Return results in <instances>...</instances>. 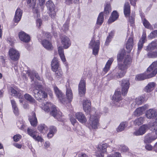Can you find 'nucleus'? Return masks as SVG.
<instances>
[{
    "label": "nucleus",
    "instance_id": "69168bd1",
    "mask_svg": "<svg viewBox=\"0 0 157 157\" xmlns=\"http://www.w3.org/2000/svg\"><path fill=\"white\" fill-rule=\"evenodd\" d=\"M145 148L148 151H151L152 149V147L150 144H147L145 146Z\"/></svg>",
    "mask_w": 157,
    "mask_h": 157
},
{
    "label": "nucleus",
    "instance_id": "c03bdc74",
    "mask_svg": "<svg viewBox=\"0 0 157 157\" xmlns=\"http://www.w3.org/2000/svg\"><path fill=\"white\" fill-rule=\"evenodd\" d=\"M54 72H55V77L57 79H59L62 78L63 73L61 68L59 69L58 70H57L56 71Z\"/></svg>",
    "mask_w": 157,
    "mask_h": 157
},
{
    "label": "nucleus",
    "instance_id": "ea45409f",
    "mask_svg": "<svg viewBox=\"0 0 157 157\" xmlns=\"http://www.w3.org/2000/svg\"><path fill=\"white\" fill-rule=\"evenodd\" d=\"M114 33V32L113 31H112L109 33L108 36L106 39L105 43V45H108L109 42L111 41V39L113 36Z\"/></svg>",
    "mask_w": 157,
    "mask_h": 157
},
{
    "label": "nucleus",
    "instance_id": "13d9d810",
    "mask_svg": "<svg viewBox=\"0 0 157 157\" xmlns=\"http://www.w3.org/2000/svg\"><path fill=\"white\" fill-rule=\"evenodd\" d=\"M121 148H120L121 149V151L123 152H128L129 151L128 148L126 146L124 145H121Z\"/></svg>",
    "mask_w": 157,
    "mask_h": 157
},
{
    "label": "nucleus",
    "instance_id": "58836bf2",
    "mask_svg": "<svg viewBox=\"0 0 157 157\" xmlns=\"http://www.w3.org/2000/svg\"><path fill=\"white\" fill-rule=\"evenodd\" d=\"M24 98L26 100L32 104L34 103L36 101L35 99L29 94H26L24 95Z\"/></svg>",
    "mask_w": 157,
    "mask_h": 157
},
{
    "label": "nucleus",
    "instance_id": "dca6fc26",
    "mask_svg": "<svg viewBox=\"0 0 157 157\" xmlns=\"http://www.w3.org/2000/svg\"><path fill=\"white\" fill-rule=\"evenodd\" d=\"M59 61L57 58L54 57L52 60L51 66V69L53 71H56L57 70L61 68Z\"/></svg>",
    "mask_w": 157,
    "mask_h": 157
},
{
    "label": "nucleus",
    "instance_id": "ddd939ff",
    "mask_svg": "<svg viewBox=\"0 0 157 157\" xmlns=\"http://www.w3.org/2000/svg\"><path fill=\"white\" fill-rule=\"evenodd\" d=\"M89 123L93 129L97 128L99 124L98 117L96 116L91 115L90 117Z\"/></svg>",
    "mask_w": 157,
    "mask_h": 157
},
{
    "label": "nucleus",
    "instance_id": "2f4dec72",
    "mask_svg": "<svg viewBox=\"0 0 157 157\" xmlns=\"http://www.w3.org/2000/svg\"><path fill=\"white\" fill-rule=\"evenodd\" d=\"M66 95L67 99H66L67 100L66 103H67V100H68V102H70L72 101L73 97L72 90L69 87L67 88Z\"/></svg>",
    "mask_w": 157,
    "mask_h": 157
},
{
    "label": "nucleus",
    "instance_id": "7c9ffc66",
    "mask_svg": "<svg viewBox=\"0 0 157 157\" xmlns=\"http://www.w3.org/2000/svg\"><path fill=\"white\" fill-rule=\"evenodd\" d=\"M27 3L28 4H30V6H32L33 7V11L34 13H36L37 15H38L39 11L38 9H36L34 7L35 6L36 4V0H27Z\"/></svg>",
    "mask_w": 157,
    "mask_h": 157
},
{
    "label": "nucleus",
    "instance_id": "e433bc0d",
    "mask_svg": "<svg viewBox=\"0 0 157 157\" xmlns=\"http://www.w3.org/2000/svg\"><path fill=\"white\" fill-rule=\"evenodd\" d=\"M155 85V84L154 82L149 83L146 86L145 89V91L147 92H150L153 90Z\"/></svg>",
    "mask_w": 157,
    "mask_h": 157
},
{
    "label": "nucleus",
    "instance_id": "8fccbe9b",
    "mask_svg": "<svg viewBox=\"0 0 157 157\" xmlns=\"http://www.w3.org/2000/svg\"><path fill=\"white\" fill-rule=\"evenodd\" d=\"M17 125L19 128L23 130L24 129L25 126L24 125L23 122L21 120L17 122Z\"/></svg>",
    "mask_w": 157,
    "mask_h": 157
},
{
    "label": "nucleus",
    "instance_id": "bf43d9fd",
    "mask_svg": "<svg viewBox=\"0 0 157 157\" xmlns=\"http://www.w3.org/2000/svg\"><path fill=\"white\" fill-rule=\"evenodd\" d=\"M157 36V31H154L153 32H151L149 36V37L151 38H153Z\"/></svg>",
    "mask_w": 157,
    "mask_h": 157
},
{
    "label": "nucleus",
    "instance_id": "f3484780",
    "mask_svg": "<svg viewBox=\"0 0 157 157\" xmlns=\"http://www.w3.org/2000/svg\"><path fill=\"white\" fill-rule=\"evenodd\" d=\"M91 103L87 98H85L83 100V107L84 110L89 113L90 110Z\"/></svg>",
    "mask_w": 157,
    "mask_h": 157
},
{
    "label": "nucleus",
    "instance_id": "052dcab7",
    "mask_svg": "<svg viewBox=\"0 0 157 157\" xmlns=\"http://www.w3.org/2000/svg\"><path fill=\"white\" fill-rule=\"evenodd\" d=\"M105 153L101 152H98V151H97L96 153V157H104Z\"/></svg>",
    "mask_w": 157,
    "mask_h": 157
},
{
    "label": "nucleus",
    "instance_id": "412c9836",
    "mask_svg": "<svg viewBox=\"0 0 157 157\" xmlns=\"http://www.w3.org/2000/svg\"><path fill=\"white\" fill-rule=\"evenodd\" d=\"M27 74L30 77L32 81H33L34 79V77H35L39 80H40L42 82V83H43V81L42 78L40 77L38 73H37L35 71H29L27 72Z\"/></svg>",
    "mask_w": 157,
    "mask_h": 157
},
{
    "label": "nucleus",
    "instance_id": "338daca9",
    "mask_svg": "<svg viewBox=\"0 0 157 157\" xmlns=\"http://www.w3.org/2000/svg\"><path fill=\"white\" fill-rule=\"evenodd\" d=\"M110 67L107 65L105 64V65L103 69V71L105 73H106L110 69Z\"/></svg>",
    "mask_w": 157,
    "mask_h": 157
},
{
    "label": "nucleus",
    "instance_id": "6e6552de",
    "mask_svg": "<svg viewBox=\"0 0 157 157\" xmlns=\"http://www.w3.org/2000/svg\"><path fill=\"white\" fill-rule=\"evenodd\" d=\"M9 91L12 93V95L21 99L19 101L20 103L22 102V100L21 99H23V96L21 94L22 91L21 90L17 88H13L11 87L10 88Z\"/></svg>",
    "mask_w": 157,
    "mask_h": 157
},
{
    "label": "nucleus",
    "instance_id": "37998d69",
    "mask_svg": "<svg viewBox=\"0 0 157 157\" xmlns=\"http://www.w3.org/2000/svg\"><path fill=\"white\" fill-rule=\"evenodd\" d=\"M104 20V16L103 12L101 13L99 15L98 17L97 24L101 25L102 23Z\"/></svg>",
    "mask_w": 157,
    "mask_h": 157
},
{
    "label": "nucleus",
    "instance_id": "2eb2a0df",
    "mask_svg": "<svg viewBox=\"0 0 157 157\" xmlns=\"http://www.w3.org/2000/svg\"><path fill=\"white\" fill-rule=\"evenodd\" d=\"M157 138V136L154 132L148 133L145 136L144 141L145 143H150Z\"/></svg>",
    "mask_w": 157,
    "mask_h": 157
},
{
    "label": "nucleus",
    "instance_id": "9d476101",
    "mask_svg": "<svg viewBox=\"0 0 157 157\" xmlns=\"http://www.w3.org/2000/svg\"><path fill=\"white\" fill-rule=\"evenodd\" d=\"M27 132L28 134L35 140L42 142L43 140L40 136L37 135V132L34 130L29 128L27 129Z\"/></svg>",
    "mask_w": 157,
    "mask_h": 157
},
{
    "label": "nucleus",
    "instance_id": "603ef678",
    "mask_svg": "<svg viewBox=\"0 0 157 157\" xmlns=\"http://www.w3.org/2000/svg\"><path fill=\"white\" fill-rule=\"evenodd\" d=\"M147 55L148 57L150 58H156L157 57V51L148 53Z\"/></svg>",
    "mask_w": 157,
    "mask_h": 157
},
{
    "label": "nucleus",
    "instance_id": "6e6d98bb",
    "mask_svg": "<svg viewBox=\"0 0 157 157\" xmlns=\"http://www.w3.org/2000/svg\"><path fill=\"white\" fill-rule=\"evenodd\" d=\"M69 22H67L66 23L63 25V27H62V29L64 31H66L67 30L69 29Z\"/></svg>",
    "mask_w": 157,
    "mask_h": 157
},
{
    "label": "nucleus",
    "instance_id": "f8f14e48",
    "mask_svg": "<svg viewBox=\"0 0 157 157\" xmlns=\"http://www.w3.org/2000/svg\"><path fill=\"white\" fill-rule=\"evenodd\" d=\"M115 106L118 107L121 106V92L120 91H116L113 97Z\"/></svg>",
    "mask_w": 157,
    "mask_h": 157
},
{
    "label": "nucleus",
    "instance_id": "5fc2aeb1",
    "mask_svg": "<svg viewBox=\"0 0 157 157\" xmlns=\"http://www.w3.org/2000/svg\"><path fill=\"white\" fill-rule=\"evenodd\" d=\"M39 4L41 7L40 10L42 11L44 10V5L45 4V0H38Z\"/></svg>",
    "mask_w": 157,
    "mask_h": 157
},
{
    "label": "nucleus",
    "instance_id": "7ed1b4c3",
    "mask_svg": "<svg viewBox=\"0 0 157 157\" xmlns=\"http://www.w3.org/2000/svg\"><path fill=\"white\" fill-rule=\"evenodd\" d=\"M42 88L41 84L38 83L34 84L33 91L34 96L37 100H41L42 98H45L47 97V93L43 90Z\"/></svg>",
    "mask_w": 157,
    "mask_h": 157
},
{
    "label": "nucleus",
    "instance_id": "774afa93",
    "mask_svg": "<svg viewBox=\"0 0 157 157\" xmlns=\"http://www.w3.org/2000/svg\"><path fill=\"white\" fill-rule=\"evenodd\" d=\"M129 21L131 24H132L134 23V18L133 16H131L129 17Z\"/></svg>",
    "mask_w": 157,
    "mask_h": 157
},
{
    "label": "nucleus",
    "instance_id": "20e7f679",
    "mask_svg": "<svg viewBox=\"0 0 157 157\" xmlns=\"http://www.w3.org/2000/svg\"><path fill=\"white\" fill-rule=\"evenodd\" d=\"M152 125L151 123L148 124H144L141 126L138 130L134 132L133 135L136 136L142 135L146 132L148 129L151 131Z\"/></svg>",
    "mask_w": 157,
    "mask_h": 157
},
{
    "label": "nucleus",
    "instance_id": "4d7b16f0",
    "mask_svg": "<svg viewBox=\"0 0 157 157\" xmlns=\"http://www.w3.org/2000/svg\"><path fill=\"white\" fill-rule=\"evenodd\" d=\"M21 136L19 134H17L14 136L13 137L14 141L17 142L21 139Z\"/></svg>",
    "mask_w": 157,
    "mask_h": 157
},
{
    "label": "nucleus",
    "instance_id": "5701e85b",
    "mask_svg": "<svg viewBox=\"0 0 157 157\" xmlns=\"http://www.w3.org/2000/svg\"><path fill=\"white\" fill-rule=\"evenodd\" d=\"M75 117L78 121L82 123H85L87 120L85 115L81 112H77L75 114Z\"/></svg>",
    "mask_w": 157,
    "mask_h": 157
},
{
    "label": "nucleus",
    "instance_id": "f257e3e1",
    "mask_svg": "<svg viewBox=\"0 0 157 157\" xmlns=\"http://www.w3.org/2000/svg\"><path fill=\"white\" fill-rule=\"evenodd\" d=\"M124 58L123 64L118 63L117 66L115 70L113 71V74H110L108 75V77H110L109 79L113 78H121L125 75L128 66L131 62V59L129 56L125 55L124 50L120 52L117 56L118 62L121 61Z\"/></svg>",
    "mask_w": 157,
    "mask_h": 157
},
{
    "label": "nucleus",
    "instance_id": "de8ad7c7",
    "mask_svg": "<svg viewBox=\"0 0 157 157\" xmlns=\"http://www.w3.org/2000/svg\"><path fill=\"white\" fill-rule=\"evenodd\" d=\"M38 129L40 132H42L43 130L45 131L48 130V127L44 124H41L39 125L37 128Z\"/></svg>",
    "mask_w": 157,
    "mask_h": 157
},
{
    "label": "nucleus",
    "instance_id": "9b49d317",
    "mask_svg": "<svg viewBox=\"0 0 157 157\" xmlns=\"http://www.w3.org/2000/svg\"><path fill=\"white\" fill-rule=\"evenodd\" d=\"M130 83L128 80L123 79L122 80L121 86L122 95L125 96L127 94L129 86Z\"/></svg>",
    "mask_w": 157,
    "mask_h": 157
},
{
    "label": "nucleus",
    "instance_id": "4be33fe9",
    "mask_svg": "<svg viewBox=\"0 0 157 157\" xmlns=\"http://www.w3.org/2000/svg\"><path fill=\"white\" fill-rule=\"evenodd\" d=\"M148 108L147 105H145L136 109L134 112V114L136 116H139L142 115L146 109Z\"/></svg>",
    "mask_w": 157,
    "mask_h": 157
},
{
    "label": "nucleus",
    "instance_id": "3c124183",
    "mask_svg": "<svg viewBox=\"0 0 157 157\" xmlns=\"http://www.w3.org/2000/svg\"><path fill=\"white\" fill-rule=\"evenodd\" d=\"M110 6L109 4H107L105 8L104 13L106 14H109L110 11Z\"/></svg>",
    "mask_w": 157,
    "mask_h": 157
},
{
    "label": "nucleus",
    "instance_id": "f704fd0d",
    "mask_svg": "<svg viewBox=\"0 0 157 157\" xmlns=\"http://www.w3.org/2000/svg\"><path fill=\"white\" fill-rule=\"evenodd\" d=\"M11 102L14 113L16 115H18L19 114V110L15 101L13 100H11Z\"/></svg>",
    "mask_w": 157,
    "mask_h": 157
},
{
    "label": "nucleus",
    "instance_id": "09e8293b",
    "mask_svg": "<svg viewBox=\"0 0 157 157\" xmlns=\"http://www.w3.org/2000/svg\"><path fill=\"white\" fill-rule=\"evenodd\" d=\"M142 21L143 24L145 27L147 29H150L151 28V25L150 23L145 18H144L142 20Z\"/></svg>",
    "mask_w": 157,
    "mask_h": 157
},
{
    "label": "nucleus",
    "instance_id": "4c0bfd02",
    "mask_svg": "<svg viewBox=\"0 0 157 157\" xmlns=\"http://www.w3.org/2000/svg\"><path fill=\"white\" fill-rule=\"evenodd\" d=\"M56 95L61 103L63 104L66 103L67 99L66 98H63V95L61 91L58 93Z\"/></svg>",
    "mask_w": 157,
    "mask_h": 157
},
{
    "label": "nucleus",
    "instance_id": "79ce46f5",
    "mask_svg": "<svg viewBox=\"0 0 157 157\" xmlns=\"http://www.w3.org/2000/svg\"><path fill=\"white\" fill-rule=\"evenodd\" d=\"M127 126V123L126 122L121 123L117 129V132H119L123 131L125 127Z\"/></svg>",
    "mask_w": 157,
    "mask_h": 157
},
{
    "label": "nucleus",
    "instance_id": "0eeeda50",
    "mask_svg": "<svg viewBox=\"0 0 157 157\" xmlns=\"http://www.w3.org/2000/svg\"><path fill=\"white\" fill-rule=\"evenodd\" d=\"M78 94L80 97L83 96L86 92V79L82 78L78 85Z\"/></svg>",
    "mask_w": 157,
    "mask_h": 157
},
{
    "label": "nucleus",
    "instance_id": "f03ea898",
    "mask_svg": "<svg viewBox=\"0 0 157 157\" xmlns=\"http://www.w3.org/2000/svg\"><path fill=\"white\" fill-rule=\"evenodd\" d=\"M44 109L45 111L48 112L50 110L51 114L58 121H60L62 117V113L58 110L55 105L50 102H47L44 105Z\"/></svg>",
    "mask_w": 157,
    "mask_h": 157
},
{
    "label": "nucleus",
    "instance_id": "bb28decb",
    "mask_svg": "<svg viewBox=\"0 0 157 157\" xmlns=\"http://www.w3.org/2000/svg\"><path fill=\"white\" fill-rule=\"evenodd\" d=\"M133 46V39L132 38L130 37L128 39L126 44L127 52L128 53L130 52Z\"/></svg>",
    "mask_w": 157,
    "mask_h": 157
},
{
    "label": "nucleus",
    "instance_id": "c9c22d12",
    "mask_svg": "<svg viewBox=\"0 0 157 157\" xmlns=\"http://www.w3.org/2000/svg\"><path fill=\"white\" fill-rule=\"evenodd\" d=\"M130 6L128 2L125 3L124 7V13L125 16L129 15L130 13Z\"/></svg>",
    "mask_w": 157,
    "mask_h": 157
},
{
    "label": "nucleus",
    "instance_id": "393cba45",
    "mask_svg": "<svg viewBox=\"0 0 157 157\" xmlns=\"http://www.w3.org/2000/svg\"><path fill=\"white\" fill-rule=\"evenodd\" d=\"M22 14V11L20 8H17L15 12L14 18V21L18 23L21 20Z\"/></svg>",
    "mask_w": 157,
    "mask_h": 157
},
{
    "label": "nucleus",
    "instance_id": "4468645a",
    "mask_svg": "<svg viewBox=\"0 0 157 157\" xmlns=\"http://www.w3.org/2000/svg\"><path fill=\"white\" fill-rule=\"evenodd\" d=\"M46 5L48 9L50 11L49 14L51 17L53 18H54L56 15L55 11V6L52 1L49 0L47 2Z\"/></svg>",
    "mask_w": 157,
    "mask_h": 157
},
{
    "label": "nucleus",
    "instance_id": "a878e982",
    "mask_svg": "<svg viewBox=\"0 0 157 157\" xmlns=\"http://www.w3.org/2000/svg\"><path fill=\"white\" fill-rule=\"evenodd\" d=\"M32 114V116L29 117V119L31 125L33 126V127H35L37 125V119L36 117L35 113L33 112Z\"/></svg>",
    "mask_w": 157,
    "mask_h": 157
},
{
    "label": "nucleus",
    "instance_id": "423d86ee",
    "mask_svg": "<svg viewBox=\"0 0 157 157\" xmlns=\"http://www.w3.org/2000/svg\"><path fill=\"white\" fill-rule=\"evenodd\" d=\"M100 42L98 40L95 41L93 38L89 44V47L93 49V53L96 56L98 55L99 48Z\"/></svg>",
    "mask_w": 157,
    "mask_h": 157
},
{
    "label": "nucleus",
    "instance_id": "49530a36",
    "mask_svg": "<svg viewBox=\"0 0 157 157\" xmlns=\"http://www.w3.org/2000/svg\"><path fill=\"white\" fill-rule=\"evenodd\" d=\"M156 44L155 42L153 41L147 46V49L148 51L153 50L156 47Z\"/></svg>",
    "mask_w": 157,
    "mask_h": 157
},
{
    "label": "nucleus",
    "instance_id": "6ab92c4d",
    "mask_svg": "<svg viewBox=\"0 0 157 157\" xmlns=\"http://www.w3.org/2000/svg\"><path fill=\"white\" fill-rule=\"evenodd\" d=\"M157 113V111L155 109H150L146 111L145 116L148 119H153L155 118Z\"/></svg>",
    "mask_w": 157,
    "mask_h": 157
},
{
    "label": "nucleus",
    "instance_id": "c756f323",
    "mask_svg": "<svg viewBox=\"0 0 157 157\" xmlns=\"http://www.w3.org/2000/svg\"><path fill=\"white\" fill-rule=\"evenodd\" d=\"M146 35L145 34H143L142 36L141 39L140 40L138 43V50L140 51L143 47V44L146 41Z\"/></svg>",
    "mask_w": 157,
    "mask_h": 157
},
{
    "label": "nucleus",
    "instance_id": "aec40b11",
    "mask_svg": "<svg viewBox=\"0 0 157 157\" xmlns=\"http://www.w3.org/2000/svg\"><path fill=\"white\" fill-rule=\"evenodd\" d=\"M19 37L20 40L24 42H28L30 40V36L24 32L19 33Z\"/></svg>",
    "mask_w": 157,
    "mask_h": 157
},
{
    "label": "nucleus",
    "instance_id": "a211bd4d",
    "mask_svg": "<svg viewBox=\"0 0 157 157\" xmlns=\"http://www.w3.org/2000/svg\"><path fill=\"white\" fill-rule=\"evenodd\" d=\"M61 42L65 49L68 48L71 45V42L69 39L65 36H63L61 38Z\"/></svg>",
    "mask_w": 157,
    "mask_h": 157
},
{
    "label": "nucleus",
    "instance_id": "0e129e2a",
    "mask_svg": "<svg viewBox=\"0 0 157 157\" xmlns=\"http://www.w3.org/2000/svg\"><path fill=\"white\" fill-rule=\"evenodd\" d=\"M113 61V58H110L107 62L106 65L110 67Z\"/></svg>",
    "mask_w": 157,
    "mask_h": 157
},
{
    "label": "nucleus",
    "instance_id": "680f3d73",
    "mask_svg": "<svg viewBox=\"0 0 157 157\" xmlns=\"http://www.w3.org/2000/svg\"><path fill=\"white\" fill-rule=\"evenodd\" d=\"M58 51L59 56L64 54L63 50L62 47L59 46L58 47Z\"/></svg>",
    "mask_w": 157,
    "mask_h": 157
},
{
    "label": "nucleus",
    "instance_id": "72a5a7b5",
    "mask_svg": "<svg viewBox=\"0 0 157 157\" xmlns=\"http://www.w3.org/2000/svg\"><path fill=\"white\" fill-rule=\"evenodd\" d=\"M107 145L106 144H100L98 145L97 148L98 150V152H101L105 153L107 152Z\"/></svg>",
    "mask_w": 157,
    "mask_h": 157
},
{
    "label": "nucleus",
    "instance_id": "473e14b6",
    "mask_svg": "<svg viewBox=\"0 0 157 157\" xmlns=\"http://www.w3.org/2000/svg\"><path fill=\"white\" fill-rule=\"evenodd\" d=\"M119 15L117 12L116 11L113 12L112 14L111 17H110L109 20L108 22L111 23L116 20L118 18Z\"/></svg>",
    "mask_w": 157,
    "mask_h": 157
},
{
    "label": "nucleus",
    "instance_id": "1a4fd4ad",
    "mask_svg": "<svg viewBox=\"0 0 157 157\" xmlns=\"http://www.w3.org/2000/svg\"><path fill=\"white\" fill-rule=\"evenodd\" d=\"M9 53L10 58L12 60L17 61L18 60L20 55L18 51L12 48L10 49Z\"/></svg>",
    "mask_w": 157,
    "mask_h": 157
},
{
    "label": "nucleus",
    "instance_id": "864d4df0",
    "mask_svg": "<svg viewBox=\"0 0 157 157\" xmlns=\"http://www.w3.org/2000/svg\"><path fill=\"white\" fill-rule=\"evenodd\" d=\"M155 124V122L151 123V125H152V126L151 128V131H154L155 135L157 136V127H156Z\"/></svg>",
    "mask_w": 157,
    "mask_h": 157
},
{
    "label": "nucleus",
    "instance_id": "a19ab883",
    "mask_svg": "<svg viewBox=\"0 0 157 157\" xmlns=\"http://www.w3.org/2000/svg\"><path fill=\"white\" fill-rule=\"evenodd\" d=\"M144 121V118L142 117H140L133 121L134 124L135 125H139L142 124Z\"/></svg>",
    "mask_w": 157,
    "mask_h": 157
},
{
    "label": "nucleus",
    "instance_id": "c85d7f7f",
    "mask_svg": "<svg viewBox=\"0 0 157 157\" xmlns=\"http://www.w3.org/2000/svg\"><path fill=\"white\" fill-rule=\"evenodd\" d=\"M49 130V132L47 134V137L49 138H51L56 132L57 129L55 126H52L50 127Z\"/></svg>",
    "mask_w": 157,
    "mask_h": 157
},
{
    "label": "nucleus",
    "instance_id": "cd10ccee",
    "mask_svg": "<svg viewBox=\"0 0 157 157\" xmlns=\"http://www.w3.org/2000/svg\"><path fill=\"white\" fill-rule=\"evenodd\" d=\"M42 44L43 47L47 50H50L53 49V47L51 43L47 40H42Z\"/></svg>",
    "mask_w": 157,
    "mask_h": 157
},
{
    "label": "nucleus",
    "instance_id": "a18cd8bd",
    "mask_svg": "<svg viewBox=\"0 0 157 157\" xmlns=\"http://www.w3.org/2000/svg\"><path fill=\"white\" fill-rule=\"evenodd\" d=\"M147 74L146 75H145L144 74H141L137 75H136L135 78V79L136 80H143L146 78H147V75L148 74H149V73H147Z\"/></svg>",
    "mask_w": 157,
    "mask_h": 157
},
{
    "label": "nucleus",
    "instance_id": "b1692460",
    "mask_svg": "<svg viewBox=\"0 0 157 157\" xmlns=\"http://www.w3.org/2000/svg\"><path fill=\"white\" fill-rule=\"evenodd\" d=\"M144 97L142 96H140L136 98L134 101L131 105L132 107L133 108H135L138 105L141 104L144 101Z\"/></svg>",
    "mask_w": 157,
    "mask_h": 157
},
{
    "label": "nucleus",
    "instance_id": "39448f33",
    "mask_svg": "<svg viewBox=\"0 0 157 157\" xmlns=\"http://www.w3.org/2000/svg\"><path fill=\"white\" fill-rule=\"evenodd\" d=\"M147 72L149 73L147 75L148 78L152 77L157 73V61L153 62L147 68Z\"/></svg>",
    "mask_w": 157,
    "mask_h": 157
},
{
    "label": "nucleus",
    "instance_id": "e2e57ef3",
    "mask_svg": "<svg viewBox=\"0 0 157 157\" xmlns=\"http://www.w3.org/2000/svg\"><path fill=\"white\" fill-rule=\"evenodd\" d=\"M36 23L37 26L39 28L42 24V20L41 19L38 18L36 20Z\"/></svg>",
    "mask_w": 157,
    "mask_h": 157
}]
</instances>
